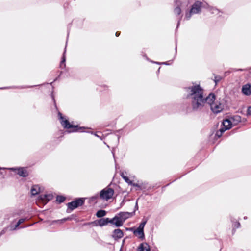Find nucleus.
I'll list each match as a JSON object with an SVG mask.
<instances>
[{
    "label": "nucleus",
    "instance_id": "obj_40",
    "mask_svg": "<svg viewBox=\"0 0 251 251\" xmlns=\"http://www.w3.org/2000/svg\"><path fill=\"white\" fill-rule=\"evenodd\" d=\"M114 221L115 219H114V217L111 219H110L109 218H108V223H110L114 225Z\"/></svg>",
    "mask_w": 251,
    "mask_h": 251
},
{
    "label": "nucleus",
    "instance_id": "obj_36",
    "mask_svg": "<svg viewBox=\"0 0 251 251\" xmlns=\"http://www.w3.org/2000/svg\"><path fill=\"white\" fill-rule=\"evenodd\" d=\"M220 131L219 130H217L215 133V137L217 139L220 138L222 136V134H220Z\"/></svg>",
    "mask_w": 251,
    "mask_h": 251
},
{
    "label": "nucleus",
    "instance_id": "obj_52",
    "mask_svg": "<svg viewBox=\"0 0 251 251\" xmlns=\"http://www.w3.org/2000/svg\"><path fill=\"white\" fill-rule=\"evenodd\" d=\"M161 67H159L158 70L157 71V73L158 74L160 72V69Z\"/></svg>",
    "mask_w": 251,
    "mask_h": 251
},
{
    "label": "nucleus",
    "instance_id": "obj_4",
    "mask_svg": "<svg viewBox=\"0 0 251 251\" xmlns=\"http://www.w3.org/2000/svg\"><path fill=\"white\" fill-rule=\"evenodd\" d=\"M171 183V182L168 183L165 185L162 184V182H159L158 185L157 186V184H156V185H149V183L146 181H143L142 180H137V179H135V183L133 184V187H137V188H154L156 187V188H165L166 187L169 186V185Z\"/></svg>",
    "mask_w": 251,
    "mask_h": 251
},
{
    "label": "nucleus",
    "instance_id": "obj_47",
    "mask_svg": "<svg viewBox=\"0 0 251 251\" xmlns=\"http://www.w3.org/2000/svg\"><path fill=\"white\" fill-rule=\"evenodd\" d=\"M120 176L122 178H124V176H126V175H125L124 173L123 172L120 173Z\"/></svg>",
    "mask_w": 251,
    "mask_h": 251
},
{
    "label": "nucleus",
    "instance_id": "obj_50",
    "mask_svg": "<svg viewBox=\"0 0 251 251\" xmlns=\"http://www.w3.org/2000/svg\"><path fill=\"white\" fill-rule=\"evenodd\" d=\"M103 87H104V90H106L108 88V86L105 85H104Z\"/></svg>",
    "mask_w": 251,
    "mask_h": 251
},
{
    "label": "nucleus",
    "instance_id": "obj_21",
    "mask_svg": "<svg viewBox=\"0 0 251 251\" xmlns=\"http://www.w3.org/2000/svg\"><path fill=\"white\" fill-rule=\"evenodd\" d=\"M128 185L133 186V184L135 183V179H136L135 176H133V179L130 180L129 178L127 176H124V178H123Z\"/></svg>",
    "mask_w": 251,
    "mask_h": 251
},
{
    "label": "nucleus",
    "instance_id": "obj_18",
    "mask_svg": "<svg viewBox=\"0 0 251 251\" xmlns=\"http://www.w3.org/2000/svg\"><path fill=\"white\" fill-rule=\"evenodd\" d=\"M231 129V126H228L227 125H226V122L223 120L221 126V127L219 130L220 134H223L226 131Z\"/></svg>",
    "mask_w": 251,
    "mask_h": 251
},
{
    "label": "nucleus",
    "instance_id": "obj_51",
    "mask_svg": "<svg viewBox=\"0 0 251 251\" xmlns=\"http://www.w3.org/2000/svg\"><path fill=\"white\" fill-rule=\"evenodd\" d=\"M236 130H237V129H233V130H232L231 131V132H232V133H235V132Z\"/></svg>",
    "mask_w": 251,
    "mask_h": 251
},
{
    "label": "nucleus",
    "instance_id": "obj_16",
    "mask_svg": "<svg viewBox=\"0 0 251 251\" xmlns=\"http://www.w3.org/2000/svg\"><path fill=\"white\" fill-rule=\"evenodd\" d=\"M131 231L133 232L134 234L137 236L139 239L143 240L145 239V235L144 233V230H140L138 229H136L135 230H133V228H131L130 229Z\"/></svg>",
    "mask_w": 251,
    "mask_h": 251
},
{
    "label": "nucleus",
    "instance_id": "obj_35",
    "mask_svg": "<svg viewBox=\"0 0 251 251\" xmlns=\"http://www.w3.org/2000/svg\"><path fill=\"white\" fill-rule=\"evenodd\" d=\"M99 196L98 195H96V196H93L90 198V201H95L97 200V199L99 198Z\"/></svg>",
    "mask_w": 251,
    "mask_h": 251
},
{
    "label": "nucleus",
    "instance_id": "obj_31",
    "mask_svg": "<svg viewBox=\"0 0 251 251\" xmlns=\"http://www.w3.org/2000/svg\"><path fill=\"white\" fill-rule=\"evenodd\" d=\"M64 72L62 75H63L64 77H68L70 75L69 72L68 71V69H65L64 71H63Z\"/></svg>",
    "mask_w": 251,
    "mask_h": 251
},
{
    "label": "nucleus",
    "instance_id": "obj_19",
    "mask_svg": "<svg viewBox=\"0 0 251 251\" xmlns=\"http://www.w3.org/2000/svg\"><path fill=\"white\" fill-rule=\"evenodd\" d=\"M137 251H150V246L147 243H142L138 247Z\"/></svg>",
    "mask_w": 251,
    "mask_h": 251
},
{
    "label": "nucleus",
    "instance_id": "obj_11",
    "mask_svg": "<svg viewBox=\"0 0 251 251\" xmlns=\"http://www.w3.org/2000/svg\"><path fill=\"white\" fill-rule=\"evenodd\" d=\"M201 5H202V8H205V9H209L210 11H212V13H214V11H217L219 13H223V12L221 11V10L218 9L217 8L215 7H212L210 6L207 2L204 1H201Z\"/></svg>",
    "mask_w": 251,
    "mask_h": 251
},
{
    "label": "nucleus",
    "instance_id": "obj_34",
    "mask_svg": "<svg viewBox=\"0 0 251 251\" xmlns=\"http://www.w3.org/2000/svg\"><path fill=\"white\" fill-rule=\"evenodd\" d=\"M247 116H251V105L248 107L247 110Z\"/></svg>",
    "mask_w": 251,
    "mask_h": 251
},
{
    "label": "nucleus",
    "instance_id": "obj_23",
    "mask_svg": "<svg viewBox=\"0 0 251 251\" xmlns=\"http://www.w3.org/2000/svg\"><path fill=\"white\" fill-rule=\"evenodd\" d=\"M27 188H44L41 185L39 184H33L31 182H28V184L27 185Z\"/></svg>",
    "mask_w": 251,
    "mask_h": 251
},
{
    "label": "nucleus",
    "instance_id": "obj_44",
    "mask_svg": "<svg viewBox=\"0 0 251 251\" xmlns=\"http://www.w3.org/2000/svg\"><path fill=\"white\" fill-rule=\"evenodd\" d=\"M150 62L153 63H155V64H158V65H162L161 64V62H156V61H152V60H151Z\"/></svg>",
    "mask_w": 251,
    "mask_h": 251
},
{
    "label": "nucleus",
    "instance_id": "obj_3",
    "mask_svg": "<svg viewBox=\"0 0 251 251\" xmlns=\"http://www.w3.org/2000/svg\"><path fill=\"white\" fill-rule=\"evenodd\" d=\"M51 97L53 102L54 106L58 112V118L60 121V123L62 127L65 129H66V130L64 131V133H70L76 132H85L82 130L83 129L85 128L84 126H80L78 125H74L73 123L70 122L68 118L66 116H64L59 111L53 91H52L51 93Z\"/></svg>",
    "mask_w": 251,
    "mask_h": 251
},
{
    "label": "nucleus",
    "instance_id": "obj_6",
    "mask_svg": "<svg viewBox=\"0 0 251 251\" xmlns=\"http://www.w3.org/2000/svg\"><path fill=\"white\" fill-rule=\"evenodd\" d=\"M27 167H9L7 169L15 173L16 174L22 177H27L29 176V173L27 170Z\"/></svg>",
    "mask_w": 251,
    "mask_h": 251
},
{
    "label": "nucleus",
    "instance_id": "obj_45",
    "mask_svg": "<svg viewBox=\"0 0 251 251\" xmlns=\"http://www.w3.org/2000/svg\"><path fill=\"white\" fill-rule=\"evenodd\" d=\"M235 227H236V228H238L240 227V223L239 222H237L235 224Z\"/></svg>",
    "mask_w": 251,
    "mask_h": 251
},
{
    "label": "nucleus",
    "instance_id": "obj_7",
    "mask_svg": "<svg viewBox=\"0 0 251 251\" xmlns=\"http://www.w3.org/2000/svg\"><path fill=\"white\" fill-rule=\"evenodd\" d=\"M224 122L227 123L228 126H231V128L241 122V117L239 115L227 116L223 119Z\"/></svg>",
    "mask_w": 251,
    "mask_h": 251
},
{
    "label": "nucleus",
    "instance_id": "obj_43",
    "mask_svg": "<svg viewBox=\"0 0 251 251\" xmlns=\"http://www.w3.org/2000/svg\"><path fill=\"white\" fill-rule=\"evenodd\" d=\"M234 71H244L245 70H246L245 69H242V68H239V69H233Z\"/></svg>",
    "mask_w": 251,
    "mask_h": 251
},
{
    "label": "nucleus",
    "instance_id": "obj_38",
    "mask_svg": "<svg viewBox=\"0 0 251 251\" xmlns=\"http://www.w3.org/2000/svg\"><path fill=\"white\" fill-rule=\"evenodd\" d=\"M72 25V23H69L67 25V38L68 37L69 31H70V28H71Z\"/></svg>",
    "mask_w": 251,
    "mask_h": 251
},
{
    "label": "nucleus",
    "instance_id": "obj_49",
    "mask_svg": "<svg viewBox=\"0 0 251 251\" xmlns=\"http://www.w3.org/2000/svg\"><path fill=\"white\" fill-rule=\"evenodd\" d=\"M176 53H177V45H176V47H175V55L174 57V59L176 57Z\"/></svg>",
    "mask_w": 251,
    "mask_h": 251
},
{
    "label": "nucleus",
    "instance_id": "obj_2",
    "mask_svg": "<svg viewBox=\"0 0 251 251\" xmlns=\"http://www.w3.org/2000/svg\"><path fill=\"white\" fill-rule=\"evenodd\" d=\"M190 4L189 0H174V13L177 16L181 14L182 9H186L185 19L189 20L194 14H200L201 12V1L196 0L189 9H187Z\"/></svg>",
    "mask_w": 251,
    "mask_h": 251
},
{
    "label": "nucleus",
    "instance_id": "obj_39",
    "mask_svg": "<svg viewBox=\"0 0 251 251\" xmlns=\"http://www.w3.org/2000/svg\"><path fill=\"white\" fill-rule=\"evenodd\" d=\"M174 59H172L171 60H170L169 61H166V62H162L161 64L162 65H170L171 64L169 63L170 61H173Z\"/></svg>",
    "mask_w": 251,
    "mask_h": 251
},
{
    "label": "nucleus",
    "instance_id": "obj_41",
    "mask_svg": "<svg viewBox=\"0 0 251 251\" xmlns=\"http://www.w3.org/2000/svg\"><path fill=\"white\" fill-rule=\"evenodd\" d=\"M112 155H113V158L114 159V161H115V167L116 168L117 167V164H116V158H115V155L114 149L112 151Z\"/></svg>",
    "mask_w": 251,
    "mask_h": 251
},
{
    "label": "nucleus",
    "instance_id": "obj_12",
    "mask_svg": "<svg viewBox=\"0 0 251 251\" xmlns=\"http://www.w3.org/2000/svg\"><path fill=\"white\" fill-rule=\"evenodd\" d=\"M53 198V196L51 194L40 195L38 197V200L43 202H47L51 200Z\"/></svg>",
    "mask_w": 251,
    "mask_h": 251
},
{
    "label": "nucleus",
    "instance_id": "obj_5",
    "mask_svg": "<svg viewBox=\"0 0 251 251\" xmlns=\"http://www.w3.org/2000/svg\"><path fill=\"white\" fill-rule=\"evenodd\" d=\"M85 198H78L67 204V212L70 213L75 209L83 205L84 204Z\"/></svg>",
    "mask_w": 251,
    "mask_h": 251
},
{
    "label": "nucleus",
    "instance_id": "obj_24",
    "mask_svg": "<svg viewBox=\"0 0 251 251\" xmlns=\"http://www.w3.org/2000/svg\"><path fill=\"white\" fill-rule=\"evenodd\" d=\"M86 128L85 127L84 129H83L82 130L83 131H84L85 132H86V133H91L92 134H94L95 136L99 138L100 140H102L104 138V137L103 136V135L101 133V132H100L99 133L100 134H101V135L100 136L99 135L97 132H89V131H85L84 129H85Z\"/></svg>",
    "mask_w": 251,
    "mask_h": 251
},
{
    "label": "nucleus",
    "instance_id": "obj_30",
    "mask_svg": "<svg viewBox=\"0 0 251 251\" xmlns=\"http://www.w3.org/2000/svg\"><path fill=\"white\" fill-rule=\"evenodd\" d=\"M63 73H64V72H63V71H60V72L59 75H58V76L57 77H56V78L54 79V80H53L52 82H50V83H48V84L52 86V83H53L54 82H55V81H57L58 79H59V78H60V77H61V76L63 75Z\"/></svg>",
    "mask_w": 251,
    "mask_h": 251
},
{
    "label": "nucleus",
    "instance_id": "obj_53",
    "mask_svg": "<svg viewBox=\"0 0 251 251\" xmlns=\"http://www.w3.org/2000/svg\"><path fill=\"white\" fill-rule=\"evenodd\" d=\"M110 184H109V185H108L107 186H106L105 188H106V189H108V188H111L110 187Z\"/></svg>",
    "mask_w": 251,
    "mask_h": 251
},
{
    "label": "nucleus",
    "instance_id": "obj_27",
    "mask_svg": "<svg viewBox=\"0 0 251 251\" xmlns=\"http://www.w3.org/2000/svg\"><path fill=\"white\" fill-rule=\"evenodd\" d=\"M147 220H143L142 222L140 224L139 227L137 229L144 230V228L147 223Z\"/></svg>",
    "mask_w": 251,
    "mask_h": 251
},
{
    "label": "nucleus",
    "instance_id": "obj_42",
    "mask_svg": "<svg viewBox=\"0 0 251 251\" xmlns=\"http://www.w3.org/2000/svg\"><path fill=\"white\" fill-rule=\"evenodd\" d=\"M231 73V71H226L225 73H224V77L228 76Z\"/></svg>",
    "mask_w": 251,
    "mask_h": 251
},
{
    "label": "nucleus",
    "instance_id": "obj_15",
    "mask_svg": "<svg viewBox=\"0 0 251 251\" xmlns=\"http://www.w3.org/2000/svg\"><path fill=\"white\" fill-rule=\"evenodd\" d=\"M67 43V40L66 41V44ZM66 46H65L64 51L63 53V54L61 57V60L60 63V68L61 69L65 68L66 67Z\"/></svg>",
    "mask_w": 251,
    "mask_h": 251
},
{
    "label": "nucleus",
    "instance_id": "obj_55",
    "mask_svg": "<svg viewBox=\"0 0 251 251\" xmlns=\"http://www.w3.org/2000/svg\"><path fill=\"white\" fill-rule=\"evenodd\" d=\"M70 219H71V218H69V217H68V218H67L64 219V220H70Z\"/></svg>",
    "mask_w": 251,
    "mask_h": 251
},
{
    "label": "nucleus",
    "instance_id": "obj_37",
    "mask_svg": "<svg viewBox=\"0 0 251 251\" xmlns=\"http://www.w3.org/2000/svg\"><path fill=\"white\" fill-rule=\"evenodd\" d=\"M31 194L32 195H35L38 194V193H39V191H38L37 189H31Z\"/></svg>",
    "mask_w": 251,
    "mask_h": 251
},
{
    "label": "nucleus",
    "instance_id": "obj_29",
    "mask_svg": "<svg viewBox=\"0 0 251 251\" xmlns=\"http://www.w3.org/2000/svg\"><path fill=\"white\" fill-rule=\"evenodd\" d=\"M123 132V129H121L119 130H117L114 132L115 135L117 137L118 142L119 141V139L120 138V135H119L118 134L121 133Z\"/></svg>",
    "mask_w": 251,
    "mask_h": 251
},
{
    "label": "nucleus",
    "instance_id": "obj_58",
    "mask_svg": "<svg viewBox=\"0 0 251 251\" xmlns=\"http://www.w3.org/2000/svg\"><path fill=\"white\" fill-rule=\"evenodd\" d=\"M106 146L108 148H109V146L107 144Z\"/></svg>",
    "mask_w": 251,
    "mask_h": 251
},
{
    "label": "nucleus",
    "instance_id": "obj_10",
    "mask_svg": "<svg viewBox=\"0 0 251 251\" xmlns=\"http://www.w3.org/2000/svg\"><path fill=\"white\" fill-rule=\"evenodd\" d=\"M241 92L245 96L251 95V84L248 83L243 85L241 88Z\"/></svg>",
    "mask_w": 251,
    "mask_h": 251
},
{
    "label": "nucleus",
    "instance_id": "obj_9",
    "mask_svg": "<svg viewBox=\"0 0 251 251\" xmlns=\"http://www.w3.org/2000/svg\"><path fill=\"white\" fill-rule=\"evenodd\" d=\"M114 194V189H102L100 193L99 197L103 200L108 201Z\"/></svg>",
    "mask_w": 251,
    "mask_h": 251
},
{
    "label": "nucleus",
    "instance_id": "obj_60",
    "mask_svg": "<svg viewBox=\"0 0 251 251\" xmlns=\"http://www.w3.org/2000/svg\"><path fill=\"white\" fill-rule=\"evenodd\" d=\"M118 188H119V189H120V188H120V187L119 186H118Z\"/></svg>",
    "mask_w": 251,
    "mask_h": 251
},
{
    "label": "nucleus",
    "instance_id": "obj_17",
    "mask_svg": "<svg viewBox=\"0 0 251 251\" xmlns=\"http://www.w3.org/2000/svg\"><path fill=\"white\" fill-rule=\"evenodd\" d=\"M124 236L123 232L120 229H116L113 231V238L115 239H119Z\"/></svg>",
    "mask_w": 251,
    "mask_h": 251
},
{
    "label": "nucleus",
    "instance_id": "obj_54",
    "mask_svg": "<svg viewBox=\"0 0 251 251\" xmlns=\"http://www.w3.org/2000/svg\"><path fill=\"white\" fill-rule=\"evenodd\" d=\"M135 208L138 209L137 202L136 203Z\"/></svg>",
    "mask_w": 251,
    "mask_h": 251
},
{
    "label": "nucleus",
    "instance_id": "obj_26",
    "mask_svg": "<svg viewBox=\"0 0 251 251\" xmlns=\"http://www.w3.org/2000/svg\"><path fill=\"white\" fill-rule=\"evenodd\" d=\"M65 200H66L65 197H64L63 196H61V195H58L56 197V201L59 203H61L64 202Z\"/></svg>",
    "mask_w": 251,
    "mask_h": 251
},
{
    "label": "nucleus",
    "instance_id": "obj_56",
    "mask_svg": "<svg viewBox=\"0 0 251 251\" xmlns=\"http://www.w3.org/2000/svg\"><path fill=\"white\" fill-rule=\"evenodd\" d=\"M90 224V223H88L84 224V225H89Z\"/></svg>",
    "mask_w": 251,
    "mask_h": 251
},
{
    "label": "nucleus",
    "instance_id": "obj_22",
    "mask_svg": "<svg viewBox=\"0 0 251 251\" xmlns=\"http://www.w3.org/2000/svg\"><path fill=\"white\" fill-rule=\"evenodd\" d=\"M98 222L100 226H104L108 224V218L100 219Z\"/></svg>",
    "mask_w": 251,
    "mask_h": 251
},
{
    "label": "nucleus",
    "instance_id": "obj_25",
    "mask_svg": "<svg viewBox=\"0 0 251 251\" xmlns=\"http://www.w3.org/2000/svg\"><path fill=\"white\" fill-rule=\"evenodd\" d=\"M106 214V212L104 210H100L96 213V216L98 218H101L104 216Z\"/></svg>",
    "mask_w": 251,
    "mask_h": 251
},
{
    "label": "nucleus",
    "instance_id": "obj_32",
    "mask_svg": "<svg viewBox=\"0 0 251 251\" xmlns=\"http://www.w3.org/2000/svg\"><path fill=\"white\" fill-rule=\"evenodd\" d=\"M25 218H21V219H20L18 220V221L17 223L16 224V225H15V228L18 227L21 224L23 223L25 221Z\"/></svg>",
    "mask_w": 251,
    "mask_h": 251
},
{
    "label": "nucleus",
    "instance_id": "obj_20",
    "mask_svg": "<svg viewBox=\"0 0 251 251\" xmlns=\"http://www.w3.org/2000/svg\"><path fill=\"white\" fill-rule=\"evenodd\" d=\"M114 219H115L114 225L117 227H120L123 226L124 222L121 219L120 215H119V214H118V215L115 216L114 217Z\"/></svg>",
    "mask_w": 251,
    "mask_h": 251
},
{
    "label": "nucleus",
    "instance_id": "obj_33",
    "mask_svg": "<svg viewBox=\"0 0 251 251\" xmlns=\"http://www.w3.org/2000/svg\"><path fill=\"white\" fill-rule=\"evenodd\" d=\"M182 16H183V15H181L178 18V20L177 21V23L176 24V30H177L178 28V27H179L180 24V22H181Z\"/></svg>",
    "mask_w": 251,
    "mask_h": 251
},
{
    "label": "nucleus",
    "instance_id": "obj_48",
    "mask_svg": "<svg viewBox=\"0 0 251 251\" xmlns=\"http://www.w3.org/2000/svg\"><path fill=\"white\" fill-rule=\"evenodd\" d=\"M120 33L121 32L120 31H117L116 33H115V36L116 37H119L120 35Z\"/></svg>",
    "mask_w": 251,
    "mask_h": 251
},
{
    "label": "nucleus",
    "instance_id": "obj_13",
    "mask_svg": "<svg viewBox=\"0 0 251 251\" xmlns=\"http://www.w3.org/2000/svg\"><path fill=\"white\" fill-rule=\"evenodd\" d=\"M44 84L41 85H23L21 86H13V87H0V90L7 89L10 88H19V89H25V88H33L37 86H39L41 85H43Z\"/></svg>",
    "mask_w": 251,
    "mask_h": 251
},
{
    "label": "nucleus",
    "instance_id": "obj_57",
    "mask_svg": "<svg viewBox=\"0 0 251 251\" xmlns=\"http://www.w3.org/2000/svg\"><path fill=\"white\" fill-rule=\"evenodd\" d=\"M3 169H4L3 168L0 167V171L1 170H3Z\"/></svg>",
    "mask_w": 251,
    "mask_h": 251
},
{
    "label": "nucleus",
    "instance_id": "obj_46",
    "mask_svg": "<svg viewBox=\"0 0 251 251\" xmlns=\"http://www.w3.org/2000/svg\"><path fill=\"white\" fill-rule=\"evenodd\" d=\"M143 56L148 61H150L151 60L148 57V56H147V55L146 54H144L143 55Z\"/></svg>",
    "mask_w": 251,
    "mask_h": 251
},
{
    "label": "nucleus",
    "instance_id": "obj_8",
    "mask_svg": "<svg viewBox=\"0 0 251 251\" xmlns=\"http://www.w3.org/2000/svg\"><path fill=\"white\" fill-rule=\"evenodd\" d=\"M216 99V96L215 94L214 100L212 101H208L207 104L210 106V109L211 111L215 114H217L223 111V107H222V104L220 102L218 103H215V100Z\"/></svg>",
    "mask_w": 251,
    "mask_h": 251
},
{
    "label": "nucleus",
    "instance_id": "obj_14",
    "mask_svg": "<svg viewBox=\"0 0 251 251\" xmlns=\"http://www.w3.org/2000/svg\"><path fill=\"white\" fill-rule=\"evenodd\" d=\"M135 213L133 212H121L118 214L121 217V219L124 222L127 219L132 216Z\"/></svg>",
    "mask_w": 251,
    "mask_h": 251
},
{
    "label": "nucleus",
    "instance_id": "obj_1",
    "mask_svg": "<svg viewBox=\"0 0 251 251\" xmlns=\"http://www.w3.org/2000/svg\"><path fill=\"white\" fill-rule=\"evenodd\" d=\"M184 89L187 93L185 98L191 100V107L194 111L201 110L208 101L212 102L214 100L215 94L213 92H210L207 96H204V89L200 84L186 87Z\"/></svg>",
    "mask_w": 251,
    "mask_h": 251
},
{
    "label": "nucleus",
    "instance_id": "obj_59",
    "mask_svg": "<svg viewBox=\"0 0 251 251\" xmlns=\"http://www.w3.org/2000/svg\"><path fill=\"white\" fill-rule=\"evenodd\" d=\"M104 144L105 145H107V144H106L105 142H104Z\"/></svg>",
    "mask_w": 251,
    "mask_h": 251
},
{
    "label": "nucleus",
    "instance_id": "obj_28",
    "mask_svg": "<svg viewBox=\"0 0 251 251\" xmlns=\"http://www.w3.org/2000/svg\"><path fill=\"white\" fill-rule=\"evenodd\" d=\"M222 78H223V77L220 75H215L214 80V82L216 84H217L218 82H219L222 79Z\"/></svg>",
    "mask_w": 251,
    "mask_h": 251
}]
</instances>
